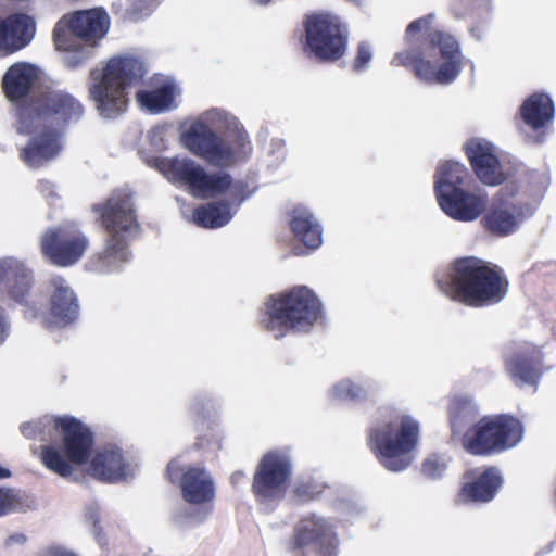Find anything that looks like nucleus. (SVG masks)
Segmentation results:
<instances>
[{"instance_id": "f257e3e1", "label": "nucleus", "mask_w": 556, "mask_h": 556, "mask_svg": "<svg viewBox=\"0 0 556 556\" xmlns=\"http://www.w3.org/2000/svg\"><path fill=\"white\" fill-rule=\"evenodd\" d=\"M39 78L38 66L17 62L8 68L2 79L4 93L11 101L30 96L29 101L18 111L17 130L29 136L21 156L34 168L42 166L60 153V129L83 114L80 103L64 91L49 88L35 91Z\"/></svg>"}, {"instance_id": "f03ea898", "label": "nucleus", "mask_w": 556, "mask_h": 556, "mask_svg": "<svg viewBox=\"0 0 556 556\" xmlns=\"http://www.w3.org/2000/svg\"><path fill=\"white\" fill-rule=\"evenodd\" d=\"M434 18L429 13L408 24L407 48L394 54L391 65L409 68L425 81L450 84L462 71L463 55L454 36L433 26Z\"/></svg>"}, {"instance_id": "7ed1b4c3", "label": "nucleus", "mask_w": 556, "mask_h": 556, "mask_svg": "<svg viewBox=\"0 0 556 556\" xmlns=\"http://www.w3.org/2000/svg\"><path fill=\"white\" fill-rule=\"evenodd\" d=\"M437 283L452 301L473 308L500 303L509 286L502 268L475 256L456 258L446 277Z\"/></svg>"}, {"instance_id": "20e7f679", "label": "nucleus", "mask_w": 556, "mask_h": 556, "mask_svg": "<svg viewBox=\"0 0 556 556\" xmlns=\"http://www.w3.org/2000/svg\"><path fill=\"white\" fill-rule=\"evenodd\" d=\"M53 429L62 434V443L43 446L40 459L49 470L67 478L90 457L93 437L86 425L70 416H45L21 427L23 434L29 439L49 435Z\"/></svg>"}, {"instance_id": "39448f33", "label": "nucleus", "mask_w": 556, "mask_h": 556, "mask_svg": "<svg viewBox=\"0 0 556 556\" xmlns=\"http://www.w3.org/2000/svg\"><path fill=\"white\" fill-rule=\"evenodd\" d=\"M323 317V303L306 286L270 294L258 314L262 330L281 339L291 332H309Z\"/></svg>"}, {"instance_id": "423d86ee", "label": "nucleus", "mask_w": 556, "mask_h": 556, "mask_svg": "<svg viewBox=\"0 0 556 556\" xmlns=\"http://www.w3.org/2000/svg\"><path fill=\"white\" fill-rule=\"evenodd\" d=\"M380 416L382 420L367 431V446L386 469L403 471L410 465L418 445L420 425L392 408L381 410Z\"/></svg>"}, {"instance_id": "0eeeda50", "label": "nucleus", "mask_w": 556, "mask_h": 556, "mask_svg": "<svg viewBox=\"0 0 556 556\" xmlns=\"http://www.w3.org/2000/svg\"><path fill=\"white\" fill-rule=\"evenodd\" d=\"M144 72L143 63L132 56L112 58L102 70L92 71L89 94L99 114L112 118L125 112L128 89Z\"/></svg>"}, {"instance_id": "6e6552de", "label": "nucleus", "mask_w": 556, "mask_h": 556, "mask_svg": "<svg viewBox=\"0 0 556 556\" xmlns=\"http://www.w3.org/2000/svg\"><path fill=\"white\" fill-rule=\"evenodd\" d=\"M109 27L110 17L102 9L77 11L61 18L53 39L55 48L65 53L66 66L75 68L86 62Z\"/></svg>"}, {"instance_id": "1a4fd4ad", "label": "nucleus", "mask_w": 556, "mask_h": 556, "mask_svg": "<svg viewBox=\"0 0 556 556\" xmlns=\"http://www.w3.org/2000/svg\"><path fill=\"white\" fill-rule=\"evenodd\" d=\"M523 426L511 415H488L470 425L462 437V446L470 455L486 457L516 446Z\"/></svg>"}, {"instance_id": "9d476101", "label": "nucleus", "mask_w": 556, "mask_h": 556, "mask_svg": "<svg viewBox=\"0 0 556 556\" xmlns=\"http://www.w3.org/2000/svg\"><path fill=\"white\" fill-rule=\"evenodd\" d=\"M303 51L320 62H336L348 49L349 30L341 18L329 12H313L302 21Z\"/></svg>"}, {"instance_id": "9b49d317", "label": "nucleus", "mask_w": 556, "mask_h": 556, "mask_svg": "<svg viewBox=\"0 0 556 556\" xmlns=\"http://www.w3.org/2000/svg\"><path fill=\"white\" fill-rule=\"evenodd\" d=\"M100 211L102 225L110 235L100 270L109 273L128 260L126 237L137 228V222L130 197L126 192L114 193Z\"/></svg>"}, {"instance_id": "f8f14e48", "label": "nucleus", "mask_w": 556, "mask_h": 556, "mask_svg": "<svg viewBox=\"0 0 556 556\" xmlns=\"http://www.w3.org/2000/svg\"><path fill=\"white\" fill-rule=\"evenodd\" d=\"M211 166L229 168L247 161L253 147L243 125L231 114L211 108Z\"/></svg>"}, {"instance_id": "ddd939ff", "label": "nucleus", "mask_w": 556, "mask_h": 556, "mask_svg": "<svg viewBox=\"0 0 556 556\" xmlns=\"http://www.w3.org/2000/svg\"><path fill=\"white\" fill-rule=\"evenodd\" d=\"M292 473L290 456L282 451H270L258 462L252 480V493L257 504L271 505L287 494Z\"/></svg>"}, {"instance_id": "4468645a", "label": "nucleus", "mask_w": 556, "mask_h": 556, "mask_svg": "<svg viewBox=\"0 0 556 556\" xmlns=\"http://www.w3.org/2000/svg\"><path fill=\"white\" fill-rule=\"evenodd\" d=\"M87 239L75 225L48 228L40 238L42 255L61 267L76 263L87 248Z\"/></svg>"}, {"instance_id": "2eb2a0df", "label": "nucleus", "mask_w": 556, "mask_h": 556, "mask_svg": "<svg viewBox=\"0 0 556 556\" xmlns=\"http://www.w3.org/2000/svg\"><path fill=\"white\" fill-rule=\"evenodd\" d=\"M289 546L292 552H303L311 547L316 556H337L339 540L332 525L313 514L298 522Z\"/></svg>"}, {"instance_id": "dca6fc26", "label": "nucleus", "mask_w": 556, "mask_h": 556, "mask_svg": "<svg viewBox=\"0 0 556 556\" xmlns=\"http://www.w3.org/2000/svg\"><path fill=\"white\" fill-rule=\"evenodd\" d=\"M503 483L501 470L495 466H489L482 470L469 469L463 476L455 503L459 505L489 503L496 497Z\"/></svg>"}, {"instance_id": "f3484780", "label": "nucleus", "mask_w": 556, "mask_h": 556, "mask_svg": "<svg viewBox=\"0 0 556 556\" xmlns=\"http://www.w3.org/2000/svg\"><path fill=\"white\" fill-rule=\"evenodd\" d=\"M543 359L544 354L539 346L525 343L504 358V366L515 386L536 387L544 372Z\"/></svg>"}, {"instance_id": "a211bd4d", "label": "nucleus", "mask_w": 556, "mask_h": 556, "mask_svg": "<svg viewBox=\"0 0 556 556\" xmlns=\"http://www.w3.org/2000/svg\"><path fill=\"white\" fill-rule=\"evenodd\" d=\"M153 166L170 181L187 185L188 192L198 199L208 194V175L204 167L186 157L155 159Z\"/></svg>"}, {"instance_id": "6ab92c4d", "label": "nucleus", "mask_w": 556, "mask_h": 556, "mask_svg": "<svg viewBox=\"0 0 556 556\" xmlns=\"http://www.w3.org/2000/svg\"><path fill=\"white\" fill-rule=\"evenodd\" d=\"M530 214V206L527 203L504 199L503 192L500 191L482 217V224L492 235L505 237L516 231Z\"/></svg>"}, {"instance_id": "aec40b11", "label": "nucleus", "mask_w": 556, "mask_h": 556, "mask_svg": "<svg viewBox=\"0 0 556 556\" xmlns=\"http://www.w3.org/2000/svg\"><path fill=\"white\" fill-rule=\"evenodd\" d=\"M465 154L477 178L486 186H498L506 179L492 143L472 138L464 146Z\"/></svg>"}, {"instance_id": "412c9836", "label": "nucleus", "mask_w": 556, "mask_h": 556, "mask_svg": "<svg viewBox=\"0 0 556 556\" xmlns=\"http://www.w3.org/2000/svg\"><path fill=\"white\" fill-rule=\"evenodd\" d=\"M181 90L170 77L156 76L138 90L136 100L150 113L160 114L178 108Z\"/></svg>"}, {"instance_id": "4be33fe9", "label": "nucleus", "mask_w": 556, "mask_h": 556, "mask_svg": "<svg viewBox=\"0 0 556 556\" xmlns=\"http://www.w3.org/2000/svg\"><path fill=\"white\" fill-rule=\"evenodd\" d=\"M166 476L173 483L179 482L184 500L200 505L208 497V476L204 467L185 468L176 459L169 462Z\"/></svg>"}, {"instance_id": "5701e85b", "label": "nucleus", "mask_w": 556, "mask_h": 556, "mask_svg": "<svg viewBox=\"0 0 556 556\" xmlns=\"http://www.w3.org/2000/svg\"><path fill=\"white\" fill-rule=\"evenodd\" d=\"M555 115L552 98L544 92L529 96L519 108V116L529 129L534 132L532 141L541 143L547 134Z\"/></svg>"}, {"instance_id": "b1692460", "label": "nucleus", "mask_w": 556, "mask_h": 556, "mask_svg": "<svg viewBox=\"0 0 556 556\" xmlns=\"http://www.w3.org/2000/svg\"><path fill=\"white\" fill-rule=\"evenodd\" d=\"M442 211L455 220L472 222L486 208V194H476L464 188L452 190L437 198Z\"/></svg>"}, {"instance_id": "393cba45", "label": "nucleus", "mask_w": 556, "mask_h": 556, "mask_svg": "<svg viewBox=\"0 0 556 556\" xmlns=\"http://www.w3.org/2000/svg\"><path fill=\"white\" fill-rule=\"evenodd\" d=\"M36 26L34 20L25 14H13L0 18V53L11 54L34 38Z\"/></svg>"}, {"instance_id": "a878e982", "label": "nucleus", "mask_w": 556, "mask_h": 556, "mask_svg": "<svg viewBox=\"0 0 556 556\" xmlns=\"http://www.w3.org/2000/svg\"><path fill=\"white\" fill-rule=\"evenodd\" d=\"M89 473L100 480L118 481L131 475L130 465L116 447L103 448L91 459Z\"/></svg>"}, {"instance_id": "bb28decb", "label": "nucleus", "mask_w": 556, "mask_h": 556, "mask_svg": "<svg viewBox=\"0 0 556 556\" xmlns=\"http://www.w3.org/2000/svg\"><path fill=\"white\" fill-rule=\"evenodd\" d=\"M289 225L294 238L307 249L315 250L323 243V230L314 215L304 207L291 212Z\"/></svg>"}, {"instance_id": "cd10ccee", "label": "nucleus", "mask_w": 556, "mask_h": 556, "mask_svg": "<svg viewBox=\"0 0 556 556\" xmlns=\"http://www.w3.org/2000/svg\"><path fill=\"white\" fill-rule=\"evenodd\" d=\"M478 416V407L470 397L456 395L447 406L448 425L452 440H460L470 424Z\"/></svg>"}, {"instance_id": "c85d7f7f", "label": "nucleus", "mask_w": 556, "mask_h": 556, "mask_svg": "<svg viewBox=\"0 0 556 556\" xmlns=\"http://www.w3.org/2000/svg\"><path fill=\"white\" fill-rule=\"evenodd\" d=\"M51 313L56 323H67L75 318L78 311L77 299L74 291L61 277L51 279Z\"/></svg>"}, {"instance_id": "c756f323", "label": "nucleus", "mask_w": 556, "mask_h": 556, "mask_svg": "<svg viewBox=\"0 0 556 556\" xmlns=\"http://www.w3.org/2000/svg\"><path fill=\"white\" fill-rule=\"evenodd\" d=\"M180 141L192 154L206 159L208 155V119L200 117L187 121L181 126Z\"/></svg>"}, {"instance_id": "7c9ffc66", "label": "nucleus", "mask_w": 556, "mask_h": 556, "mask_svg": "<svg viewBox=\"0 0 556 556\" xmlns=\"http://www.w3.org/2000/svg\"><path fill=\"white\" fill-rule=\"evenodd\" d=\"M250 195L245 181L235 180L228 173H211V200H236L242 203Z\"/></svg>"}, {"instance_id": "2f4dec72", "label": "nucleus", "mask_w": 556, "mask_h": 556, "mask_svg": "<svg viewBox=\"0 0 556 556\" xmlns=\"http://www.w3.org/2000/svg\"><path fill=\"white\" fill-rule=\"evenodd\" d=\"M469 178L470 173L464 164L446 161L438 167L434 176L435 197L463 188Z\"/></svg>"}, {"instance_id": "473e14b6", "label": "nucleus", "mask_w": 556, "mask_h": 556, "mask_svg": "<svg viewBox=\"0 0 556 556\" xmlns=\"http://www.w3.org/2000/svg\"><path fill=\"white\" fill-rule=\"evenodd\" d=\"M241 204L236 200H211V229L227 225Z\"/></svg>"}, {"instance_id": "72a5a7b5", "label": "nucleus", "mask_w": 556, "mask_h": 556, "mask_svg": "<svg viewBox=\"0 0 556 556\" xmlns=\"http://www.w3.org/2000/svg\"><path fill=\"white\" fill-rule=\"evenodd\" d=\"M11 279H14V285L10 286V292L13 298H15L18 301H22L23 298L28 293L31 279L30 275L27 273V270L22 266L21 263H18V267L13 273V277Z\"/></svg>"}, {"instance_id": "f704fd0d", "label": "nucleus", "mask_w": 556, "mask_h": 556, "mask_svg": "<svg viewBox=\"0 0 556 556\" xmlns=\"http://www.w3.org/2000/svg\"><path fill=\"white\" fill-rule=\"evenodd\" d=\"M446 470V464L438 456H431L421 464V473L428 479H439Z\"/></svg>"}, {"instance_id": "c9c22d12", "label": "nucleus", "mask_w": 556, "mask_h": 556, "mask_svg": "<svg viewBox=\"0 0 556 556\" xmlns=\"http://www.w3.org/2000/svg\"><path fill=\"white\" fill-rule=\"evenodd\" d=\"M372 59V53L370 47L367 42H359L357 45V50L355 58L352 62V68L354 72H362L368 67Z\"/></svg>"}, {"instance_id": "e433bc0d", "label": "nucleus", "mask_w": 556, "mask_h": 556, "mask_svg": "<svg viewBox=\"0 0 556 556\" xmlns=\"http://www.w3.org/2000/svg\"><path fill=\"white\" fill-rule=\"evenodd\" d=\"M20 507L18 494L12 489H0V516Z\"/></svg>"}, {"instance_id": "4c0bfd02", "label": "nucleus", "mask_w": 556, "mask_h": 556, "mask_svg": "<svg viewBox=\"0 0 556 556\" xmlns=\"http://www.w3.org/2000/svg\"><path fill=\"white\" fill-rule=\"evenodd\" d=\"M320 490L312 482H301L294 489V494L298 498L303 501L314 500L318 496Z\"/></svg>"}, {"instance_id": "58836bf2", "label": "nucleus", "mask_w": 556, "mask_h": 556, "mask_svg": "<svg viewBox=\"0 0 556 556\" xmlns=\"http://www.w3.org/2000/svg\"><path fill=\"white\" fill-rule=\"evenodd\" d=\"M166 128L164 126H155L148 132V138L152 148L155 151H161L165 148Z\"/></svg>"}, {"instance_id": "ea45409f", "label": "nucleus", "mask_w": 556, "mask_h": 556, "mask_svg": "<svg viewBox=\"0 0 556 556\" xmlns=\"http://www.w3.org/2000/svg\"><path fill=\"white\" fill-rule=\"evenodd\" d=\"M191 222L200 227H208V208L205 205L195 207L191 215Z\"/></svg>"}, {"instance_id": "a19ab883", "label": "nucleus", "mask_w": 556, "mask_h": 556, "mask_svg": "<svg viewBox=\"0 0 556 556\" xmlns=\"http://www.w3.org/2000/svg\"><path fill=\"white\" fill-rule=\"evenodd\" d=\"M340 391L352 400L361 399L364 395L362 387L349 381L340 386Z\"/></svg>"}, {"instance_id": "79ce46f5", "label": "nucleus", "mask_w": 556, "mask_h": 556, "mask_svg": "<svg viewBox=\"0 0 556 556\" xmlns=\"http://www.w3.org/2000/svg\"><path fill=\"white\" fill-rule=\"evenodd\" d=\"M18 267V262L14 260H2L0 261V279L7 278L11 279L13 277L14 270Z\"/></svg>"}, {"instance_id": "37998d69", "label": "nucleus", "mask_w": 556, "mask_h": 556, "mask_svg": "<svg viewBox=\"0 0 556 556\" xmlns=\"http://www.w3.org/2000/svg\"><path fill=\"white\" fill-rule=\"evenodd\" d=\"M26 541V536L22 533H14V534H11L7 541H5V544L7 546H13V545H21V544H24Z\"/></svg>"}, {"instance_id": "c03bdc74", "label": "nucleus", "mask_w": 556, "mask_h": 556, "mask_svg": "<svg viewBox=\"0 0 556 556\" xmlns=\"http://www.w3.org/2000/svg\"><path fill=\"white\" fill-rule=\"evenodd\" d=\"M46 556H76L72 552L62 548H51L46 553Z\"/></svg>"}, {"instance_id": "a18cd8bd", "label": "nucleus", "mask_w": 556, "mask_h": 556, "mask_svg": "<svg viewBox=\"0 0 556 556\" xmlns=\"http://www.w3.org/2000/svg\"><path fill=\"white\" fill-rule=\"evenodd\" d=\"M244 478V473L242 471H237L231 476V483L237 485Z\"/></svg>"}, {"instance_id": "49530a36", "label": "nucleus", "mask_w": 556, "mask_h": 556, "mask_svg": "<svg viewBox=\"0 0 556 556\" xmlns=\"http://www.w3.org/2000/svg\"><path fill=\"white\" fill-rule=\"evenodd\" d=\"M140 3L138 4V10L148 9L151 7L156 0H138Z\"/></svg>"}, {"instance_id": "de8ad7c7", "label": "nucleus", "mask_w": 556, "mask_h": 556, "mask_svg": "<svg viewBox=\"0 0 556 556\" xmlns=\"http://www.w3.org/2000/svg\"><path fill=\"white\" fill-rule=\"evenodd\" d=\"M10 476V471L7 468L0 467V479L8 478Z\"/></svg>"}, {"instance_id": "09e8293b", "label": "nucleus", "mask_w": 556, "mask_h": 556, "mask_svg": "<svg viewBox=\"0 0 556 556\" xmlns=\"http://www.w3.org/2000/svg\"><path fill=\"white\" fill-rule=\"evenodd\" d=\"M217 447L222 448V437L216 441Z\"/></svg>"}, {"instance_id": "8fccbe9b", "label": "nucleus", "mask_w": 556, "mask_h": 556, "mask_svg": "<svg viewBox=\"0 0 556 556\" xmlns=\"http://www.w3.org/2000/svg\"><path fill=\"white\" fill-rule=\"evenodd\" d=\"M261 4H267L270 0H256Z\"/></svg>"}, {"instance_id": "3c124183", "label": "nucleus", "mask_w": 556, "mask_h": 556, "mask_svg": "<svg viewBox=\"0 0 556 556\" xmlns=\"http://www.w3.org/2000/svg\"><path fill=\"white\" fill-rule=\"evenodd\" d=\"M210 492H211V493L213 492V489H212V488L210 489Z\"/></svg>"}]
</instances>
